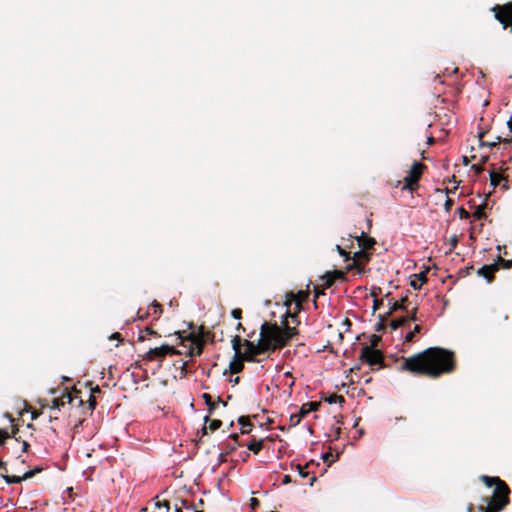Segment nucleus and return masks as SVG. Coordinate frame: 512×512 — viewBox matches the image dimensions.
<instances>
[{
    "mask_svg": "<svg viewBox=\"0 0 512 512\" xmlns=\"http://www.w3.org/2000/svg\"><path fill=\"white\" fill-rule=\"evenodd\" d=\"M308 297L309 290H299L297 293L290 291L286 293L284 304L287 306V308H289L290 305L294 302L297 312H300L302 309V304L308 300Z\"/></svg>",
    "mask_w": 512,
    "mask_h": 512,
    "instance_id": "nucleus-11",
    "label": "nucleus"
},
{
    "mask_svg": "<svg viewBox=\"0 0 512 512\" xmlns=\"http://www.w3.org/2000/svg\"><path fill=\"white\" fill-rule=\"evenodd\" d=\"M398 302L403 306H407V308L409 307V300L407 296L402 297Z\"/></svg>",
    "mask_w": 512,
    "mask_h": 512,
    "instance_id": "nucleus-54",
    "label": "nucleus"
},
{
    "mask_svg": "<svg viewBox=\"0 0 512 512\" xmlns=\"http://www.w3.org/2000/svg\"><path fill=\"white\" fill-rule=\"evenodd\" d=\"M308 466L309 464H306L305 466H302L300 464L297 465L298 473L302 478L308 477L309 472L306 470Z\"/></svg>",
    "mask_w": 512,
    "mask_h": 512,
    "instance_id": "nucleus-42",
    "label": "nucleus"
},
{
    "mask_svg": "<svg viewBox=\"0 0 512 512\" xmlns=\"http://www.w3.org/2000/svg\"><path fill=\"white\" fill-rule=\"evenodd\" d=\"M229 438H231V439L234 441V443H235V444H238V439H239L238 434L233 433V434H231V435L229 436Z\"/></svg>",
    "mask_w": 512,
    "mask_h": 512,
    "instance_id": "nucleus-58",
    "label": "nucleus"
},
{
    "mask_svg": "<svg viewBox=\"0 0 512 512\" xmlns=\"http://www.w3.org/2000/svg\"><path fill=\"white\" fill-rule=\"evenodd\" d=\"M163 507H165L167 510H169V502L168 501H163V503L161 504Z\"/></svg>",
    "mask_w": 512,
    "mask_h": 512,
    "instance_id": "nucleus-64",
    "label": "nucleus"
},
{
    "mask_svg": "<svg viewBox=\"0 0 512 512\" xmlns=\"http://www.w3.org/2000/svg\"><path fill=\"white\" fill-rule=\"evenodd\" d=\"M408 322H409V320H408L407 316L399 317L390 322V327L392 330H396L399 327L406 325Z\"/></svg>",
    "mask_w": 512,
    "mask_h": 512,
    "instance_id": "nucleus-25",
    "label": "nucleus"
},
{
    "mask_svg": "<svg viewBox=\"0 0 512 512\" xmlns=\"http://www.w3.org/2000/svg\"><path fill=\"white\" fill-rule=\"evenodd\" d=\"M181 352L173 345L162 344L159 347L150 348L144 355L143 360L147 362H158L159 366L163 363L167 356L180 355Z\"/></svg>",
    "mask_w": 512,
    "mask_h": 512,
    "instance_id": "nucleus-5",
    "label": "nucleus"
},
{
    "mask_svg": "<svg viewBox=\"0 0 512 512\" xmlns=\"http://www.w3.org/2000/svg\"><path fill=\"white\" fill-rule=\"evenodd\" d=\"M244 340L245 339H242L240 335H235L231 340L232 348L237 356L243 354L241 351V346H244Z\"/></svg>",
    "mask_w": 512,
    "mask_h": 512,
    "instance_id": "nucleus-18",
    "label": "nucleus"
},
{
    "mask_svg": "<svg viewBox=\"0 0 512 512\" xmlns=\"http://www.w3.org/2000/svg\"><path fill=\"white\" fill-rule=\"evenodd\" d=\"M321 403L320 402H317V401H310V402H307V403H304L299 412H300V417H306L310 412H313V411H317L320 407Z\"/></svg>",
    "mask_w": 512,
    "mask_h": 512,
    "instance_id": "nucleus-16",
    "label": "nucleus"
},
{
    "mask_svg": "<svg viewBox=\"0 0 512 512\" xmlns=\"http://www.w3.org/2000/svg\"><path fill=\"white\" fill-rule=\"evenodd\" d=\"M290 482H291V477L289 475H285L284 478H283L282 483L283 484H288Z\"/></svg>",
    "mask_w": 512,
    "mask_h": 512,
    "instance_id": "nucleus-62",
    "label": "nucleus"
},
{
    "mask_svg": "<svg viewBox=\"0 0 512 512\" xmlns=\"http://www.w3.org/2000/svg\"><path fill=\"white\" fill-rule=\"evenodd\" d=\"M480 479L487 488H493L490 496L483 497V503L478 505L479 512H499L509 503L510 489L499 477L482 475Z\"/></svg>",
    "mask_w": 512,
    "mask_h": 512,
    "instance_id": "nucleus-3",
    "label": "nucleus"
},
{
    "mask_svg": "<svg viewBox=\"0 0 512 512\" xmlns=\"http://www.w3.org/2000/svg\"><path fill=\"white\" fill-rule=\"evenodd\" d=\"M498 271V263L484 265L478 269L477 274L484 277L489 283L494 280V274Z\"/></svg>",
    "mask_w": 512,
    "mask_h": 512,
    "instance_id": "nucleus-13",
    "label": "nucleus"
},
{
    "mask_svg": "<svg viewBox=\"0 0 512 512\" xmlns=\"http://www.w3.org/2000/svg\"><path fill=\"white\" fill-rule=\"evenodd\" d=\"M41 468H35L25 472L22 476L9 475L7 469V462L4 461V466L0 467V477L4 479L7 484H17L24 480L32 478L36 473L40 472Z\"/></svg>",
    "mask_w": 512,
    "mask_h": 512,
    "instance_id": "nucleus-10",
    "label": "nucleus"
},
{
    "mask_svg": "<svg viewBox=\"0 0 512 512\" xmlns=\"http://www.w3.org/2000/svg\"><path fill=\"white\" fill-rule=\"evenodd\" d=\"M426 166L421 162H414L411 166L409 172L403 179V190H408L410 192H414L419 188V181L422 177V174Z\"/></svg>",
    "mask_w": 512,
    "mask_h": 512,
    "instance_id": "nucleus-6",
    "label": "nucleus"
},
{
    "mask_svg": "<svg viewBox=\"0 0 512 512\" xmlns=\"http://www.w3.org/2000/svg\"><path fill=\"white\" fill-rule=\"evenodd\" d=\"M484 134H485L484 132L479 133V140H480V142H481V145H486V146H488V147H494V146H496V145H497V143H499V142H500V137H497V138H496V139H497V141H493V142H484V141H483Z\"/></svg>",
    "mask_w": 512,
    "mask_h": 512,
    "instance_id": "nucleus-39",
    "label": "nucleus"
},
{
    "mask_svg": "<svg viewBox=\"0 0 512 512\" xmlns=\"http://www.w3.org/2000/svg\"><path fill=\"white\" fill-rule=\"evenodd\" d=\"M208 422H209V426L208 427H209V430L211 432H214V431L218 430L222 426V421L221 420H219V419L211 420L209 415L204 417V423L206 424Z\"/></svg>",
    "mask_w": 512,
    "mask_h": 512,
    "instance_id": "nucleus-21",
    "label": "nucleus"
},
{
    "mask_svg": "<svg viewBox=\"0 0 512 512\" xmlns=\"http://www.w3.org/2000/svg\"><path fill=\"white\" fill-rule=\"evenodd\" d=\"M324 290L325 289H323L322 285L314 287V305H315V307H317V304H316L317 298H319L320 295H324Z\"/></svg>",
    "mask_w": 512,
    "mask_h": 512,
    "instance_id": "nucleus-41",
    "label": "nucleus"
},
{
    "mask_svg": "<svg viewBox=\"0 0 512 512\" xmlns=\"http://www.w3.org/2000/svg\"><path fill=\"white\" fill-rule=\"evenodd\" d=\"M151 337L160 338L161 334L154 328L153 325H148L144 329H141L138 334V342H144L150 340Z\"/></svg>",
    "mask_w": 512,
    "mask_h": 512,
    "instance_id": "nucleus-14",
    "label": "nucleus"
},
{
    "mask_svg": "<svg viewBox=\"0 0 512 512\" xmlns=\"http://www.w3.org/2000/svg\"><path fill=\"white\" fill-rule=\"evenodd\" d=\"M355 238L358 242V246L360 247V249L367 252L369 250H372L374 248V245L376 244L375 239L371 237H366L364 232H362L360 236H355Z\"/></svg>",
    "mask_w": 512,
    "mask_h": 512,
    "instance_id": "nucleus-15",
    "label": "nucleus"
},
{
    "mask_svg": "<svg viewBox=\"0 0 512 512\" xmlns=\"http://www.w3.org/2000/svg\"><path fill=\"white\" fill-rule=\"evenodd\" d=\"M457 211L461 219H469L471 216L470 213L466 211L463 207H459Z\"/></svg>",
    "mask_w": 512,
    "mask_h": 512,
    "instance_id": "nucleus-46",
    "label": "nucleus"
},
{
    "mask_svg": "<svg viewBox=\"0 0 512 512\" xmlns=\"http://www.w3.org/2000/svg\"><path fill=\"white\" fill-rule=\"evenodd\" d=\"M231 316L234 319H241L242 318V310L240 308H235L231 311Z\"/></svg>",
    "mask_w": 512,
    "mask_h": 512,
    "instance_id": "nucleus-49",
    "label": "nucleus"
},
{
    "mask_svg": "<svg viewBox=\"0 0 512 512\" xmlns=\"http://www.w3.org/2000/svg\"><path fill=\"white\" fill-rule=\"evenodd\" d=\"M260 505V501L255 498V497H252L250 499V506H251V509L254 511L258 506Z\"/></svg>",
    "mask_w": 512,
    "mask_h": 512,
    "instance_id": "nucleus-50",
    "label": "nucleus"
},
{
    "mask_svg": "<svg viewBox=\"0 0 512 512\" xmlns=\"http://www.w3.org/2000/svg\"><path fill=\"white\" fill-rule=\"evenodd\" d=\"M149 316H150V312L149 311L143 312L142 309H139L137 311L136 319L143 321V320L148 319Z\"/></svg>",
    "mask_w": 512,
    "mask_h": 512,
    "instance_id": "nucleus-44",
    "label": "nucleus"
},
{
    "mask_svg": "<svg viewBox=\"0 0 512 512\" xmlns=\"http://www.w3.org/2000/svg\"><path fill=\"white\" fill-rule=\"evenodd\" d=\"M198 339H202L204 342H205V339L210 335V332L209 331H206L204 326H200L198 328V333L197 335L194 334Z\"/></svg>",
    "mask_w": 512,
    "mask_h": 512,
    "instance_id": "nucleus-36",
    "label": "nucleus"
},
{
    "mask_svg": "<svg viewBox=\"0 0 512 512\" xmlns=\"http://www.w3.org/2000/svg\"><path fill=\"white\" fill-rule=\"evenodd\" d=\"M326 401L330 404H335L338 402H344L345 400L342 395L332 394L326 399Z\"/></svg>",
    "mask_w": 512,
    "mask_h": 512,
    "instance_id": "nucleus-35",
    "label": "nucleus"
},
{
    "mask_svg": "<svg viewBox=\"0 0 512 512\" xmlns=\"http://www.w3.org/2000/svg\"><path fill=\"white\" fill-rule=\"evenodd\" d=\"M149 309H152V313H150V315L153 317V320H158L163 312L162 305L156 300L151 303Z\"/></svg>",
    "mask_w": 512,
    "mask_h": 512,
    "instance_id": "nucleus-19",
    "label": "nucleus"
},
{
    "mask_svg": "<svg viewBox=\"0 0 512 512\" xmlns=\"http://www.w3.org/2000/svg\"><path fill=\"white\" fill-rule=\"evenodd\" d=\"M79 393H80V391H78L75 388L73 389V393L69 392L67 390V388H65L60 397L53 398L51 409L52 410H55V409L59 410L60 407L65 406V404H70V405H77V407H83V409L87 413L91 414L93 412V410L95 409L96 405H97L95 396L94 395H89L88 405L84 406V401L79 396Z\"/></svg>",
    "mask_w": 512,
    "mask_h": 512,
    "instance_id": "nucleus-4",
    "label": "nucleus"
},
{
    "mask_svg": "<svg viewBox=\"0 0 512 512\" xmlns=\"http://www.w3.org/2000/svg\"><path fill=\"white\" fill-rule=\"evenodd\" d=\"M334 280L346 281V272L342 270H334L330 272Z\"/></svg>",
    "mask_w": 512,
    "mask_h": 512,
    "instance_id": "nucleus-33",
    "label": "nucleus"
},
{
    "mask_svg": "<svg viewBox=\"0 0 512 512\" xmlns=\"http://www.w3.org/2000/svg\"><path fill=\"white\" fill-rule=\"evenodd\" d=\"M202 398L205 401V404L208 406L209 415H211L217 408V403L212 400L211 395L208 393H204Z\"/></svg>",
    "mask_w": 512,
    "mask_h": 512,
    "instance_id": "nucleus-23",
    "label": "nucleus"
},
{
    "mask_svg": "<svg viewBox=\"0 0 512 512\" xmlns=\"http://www.w3.org/2000/svg\"><path fill=\"white\" fill-rule=\"evenodd\" d=\"M176 334L179 335V339H181V343L184 341V338H182V336L180 335L179 332H176ZM185 340H189L192 342V344L195 345V347H192L190 348L189 352H188V355L190 357H193V356H200L202 353H203V349H204V341L202 339H198L194 333H191L189 334Z\"/></svg>",
    "mask_w": 512,
    "mask_h": 512,
    "instance_id": "nucleus-12",
    "label": "nucleus"
},
{
    "mask_svg": "<svg viewBox=\"0 0 512 512\" xmlns=\"http://www.w3.org/2000/svg\"><path fill=\"white\" fill-rule=\"evenodd\" d=\"M472 168L475 170L477 174H480L483 171V168L478 165H473Z\"/></svg>",
    "mask_w": 512,
    "mask_h": 512,
    "instance_id": "nucleus-61",
    "label": "nucleus"
},
{
    "mask_svg": "<svg viewBox=\"0 0 512 512\" xmlns=\"http://www.w3.org/2000/svg\"><path fill=\"white\" fill-rule=\"evenodd\" d=\"M238 423L241 425V433L248 434L251 431L252 423L247 416H241L238 419Z\"/></svg>",
    "mask_w": 512,
    "mask_h": 512,
    "instance_id": "nucleus-20",
    "label": "nucleus"
},
{
    "mask_svg": "<svg viewBox=\"0 0 512 512\" xmlns=\"http://www.w3.org/2000/svg\"><path fill=\"white\" fill-rule=\"evenodd\" d=\"M420 330H421V326H420V325H418V324H416V325L414 326L413 330H412V331H410V332H408V333L406 334V336H405V341H406V342H411V341H413V338L415 337V335H416L417 333H419V332H420Z\"/></svg>",
    "mask_w": 512,
    "mask_h": 512,
    "instance_id": "nucleus-31",
    "label": "nucleus"
},
{
    "mask_svg": "<svg viewBox=\"0 0 512 512\" xmlns=\"http://www.w3.org/2000/svg\"><path fill=\"white\" fill-rule=\"evenodd\" d=\"M390 304V308H389V311H388V315L392 314L393 312L397 311V310H405L407 311V306H403L402 304H400L398 301H390L389 302Z\"/></svg>",
    "mask_w": 512,
    "mask_h": 512,
    "instance_id": "nucleus-29",
    "label": "nucleus"
},
{
    "mask_svg": "<svg viewBox=\"0 0 512 512\" xmlns=\"http://www.w3.org/2000/svg\"><path fill=\"white\" fill-rule=\"evenodd\" d=\"M502 175L495 172V171H491L490 172V185L495 188L499 185L500 181L502 180Z\"/></svg>",
    "mask_w": 512,
    "mask_h": 512,
    "instance_id": "nucleus-28",
    "label": "nucleus"
},
{
    "mask_svg": "<svg viewBox=\"0 0 512 512\" xmlns=\"http://www.w3.org/2000/svg\"><path fill=\"white\" fill-rule=\"evenodd\" d=\"M303 417H300V412L291 414L289 418V427H294L300 423Z\"/></svg>",
    "mask_w": 512,
    "mask_h": 512,
    "instance_id": "nucleus-32",
    "label": "nucleus"
},
{
    "mask_svg": "<svg viewBox=\"0 0 512 512\" xmlns=\"http://www.w3.org/2000/svg\"><path fill=\"white\" fill-rule=\"evenodd\" d=\"M10 438L8 431L0 429V446L4 447L6 440Z\"/></svg>",
    "mask_w": 512,
    "mask_h": 512,
    "instance_id": "nucleus-40",
    "label": "nucleus"
},
{
    "mask_svg": "<svg viewBox=\"0 0 512 512\" xmlns=\"http://www.w3.org/2000/svg\"><path fill=\"white\" fill-rule=\"evenodd\" d=\"M417 281H418V280L416 279V280H412V281L410 282V285H411L415 290H419V289H421V286H422V284H419Z\"/></svg>",
    "mask_w": 512,
    "mask_h": 512,
    "instance_id": "nucleus-52",
    "label": "nucleus"
},
{
    "mask_svg": "<svg viewBox=\"0 0 512 512\" xmlns=\"http://www.w3.org/2000/svg\"><path fill=\"white\" fill-rule=\"evenodd\" d=\"M473 269V266H470V267H466L465 269H462L459 271V273L462 275V276H467L470 274V270Z\"/></svg>",
    "mask_w": 512,
    "mask_h": 512,
    "instance_id": "nucleus-51",
    "label": "nucleus"
},
{
    "mask_svg": "<svg viewBox=\"0 0 512 512\" xmlns=\"http://www.w3.org/2000/svg\"><path fill=\"white\" fill-rule=\"evenodd\" d=\"M453 204H454V200L447 196L446 200H445V203H444L445 210L447 212H449L451 210Z\"/></svg>",
    "mask_w": 512,
    "mask_h": 512,
    "instance_id": "nucleus-47",
    "label": "nucleus"
},
{
    "mask_svg": "<svg viewBox=\"0 0 512 512\" xmlns=\"http://www.w3.org/2000/svg\"><path fill=\"white\" fill-rule=\"evenodd\" d=\"M428 268L422 272H420L419 274H415L414 276L417 278L418 281H420V284H423V283H426L427 282V273H428Z\"/></svg>",
    "mask_w": 512,
    "mask_h": 512,
    "instance_id": "nucleus-43",
    "label": "nucleus"
},
{
    "mask_svg": "<svg viewBox=\"0 0 512 512\" xmlns=\"http://www.w3.org/2000/svg\"><path fill=\"white\" fill-rule=\"evenodd\" d=\"M455 369L454 352L441 347H430L416 355L405 358L401 365L403 371L432 379L452 373Z\"/></svg>",
    "mask_w": 512,
    "mask_h": 512,
    "instance_id": "nucleus-1",
    "label": "nucleus"
},
{
    "mask_svg": "<svg viewBox=\"0 0 512 512\" xmlns=\"http://www.w3.org/2000/svg\"><path fill=\"white\" fill-rule=\"evenodd\" d=\"M110 338H111V339H117V340H119V341H122V336H121V334H120L119 332H115V333H113V334L111 335V337H110Z\"/></svg>",
    "mask_w": 512,
    "mask_h": 512,
    "instance_id": "nucleus-57",
    "label": "nucleus"
},
{
    "mask_svg": "<svg viewBox=\"0 0 512 512\" xmlns=\"http://www.w3.org/2000/svg\"><path fill=\"white\" fill-rule=\"evenodd\" d=\"M96 393H101V389H100V387L98 385H96L95 387H92L90 389V395H94L95 396Z\"/></svg>",
    "mask_w": 512,
    "mask_h": 512,
    "instance_id": "nucleus-55",
    "label": "nucleus"
},
{
    "mask_svg": "<svg viewBox=\"0 0 512 512\" xmlns=\"http://www.w3.org/2000/svg\"><path fill=\"white\" fill-rule=\"evenodd\" d=\"M408 322H409V320H408L407 316L399 317L390 322V327L392 330H396L399 327L406 325Z\"/></svg>",
    "mask_w": 512,
    "mask_h": 512,
    "instance_id": "nucleus-26",
    "label": "nucleus"
},
{
    "mask_svg": "<svg viewBox=\"0 0 512 512\" xmlns=\"http://www.w3.org/2000/svg\"><path fill=\"white\" fill-rule=\"evenodd\" d=\"M353 262L351 264H348L346 267L347 271H350L352 269H356L358 273L364 272V268L360 267V264L357 262V259H352Z\"/></svg>",
    "mask_w": 512,
    "mask_h": 512,
    "instance_id": "nucleus-34",
    "label": "nucleus"
},
{
    "mask_svg": "<svg viewBox=\"0 0 512 512\" xmlns=\"http://www.w3.org/2000/svg\"><path fill=\"white\" fill-rule=\"evenodd\" d=\"M236 330L237 331H245V328H244V326L241 323H238L236 325Z\"/></svg>",
    "mask_w": 512,
    "mask_h": 512,
    "instance_id": "nucleus-63",
    "label": "nucleus"
},
{
    "mask_svg": "<svg viewBox=\"0 0 512 512\" xmlns=\"http://www.w3.org/2000/svg\"><path fill=\"white\" fill-rule=\"evenodd\" d=\"M380 341V337L377 336V335H372V338H371V344L370 345H367L368 347H372V349H376L378 343Z\"/></svg>",
    "mask_w": 512,
    "mask_h": 512,
    "instance_id": "nucleus-48",
    "label": "nucleus"
},
{
    "mask_svg": "<svg viewBox=\"0 0 512 512\" xmlns=\"http://www.w3.org/2000/svg\"><path fill=\"white\" fill-rule=\"evenodd\" d=\"M495 18L502 24L504 29L510 27L512 32V2L504 5H495L492 8Z\"/></svg>",
    "mask_w": 512,
    "mask_h": 512,
    "instance_id": "nucleus-8",
    "label": "nucleus"
},
{
    "mask_svg": "<svg viewBox=\"0 0 512 512\" xmlns=\"http://www.w3.org/2000/svg\"><path fill=\"white\" fill-rule=\"evenodd\" d=\"M495 263H498V269L500 267H502L503 269H511L512 268V259L506 260L499 256Z\"/></svg>",
    "mask_w": 512,
    "mask_h": 512,
    "instance_id": "nucleus-30",
    "label": "nucleus"
},
{
    "mask_svg": "<svg viewBox=\"0 0 512 512\" xmlns=\"http://www.w3.org/2000/svg\"><path fill=\"white\" fill-rule=\"evenodd\" d=\"M297 309L295 308V312L294 313H291L289 308L287 309L286 313H285V316H284V320L287 321V318L290 317L292 318L293 320V323H296V324H299L300 321L298 320V317H297Z\"/></svg>",
    "mask_w": 512,
    "mask_h": 512,
    "instance_id": "nucleus-38",
    "label": "nucleus"
},
{
    "mask_svg": "<svg viewBox=\"0 0 512 512\" xmlns=\"http://www.w3.org/2000/svg\"><path fill=\"white\" fill-rule=\"evenodd\" d=\"M332 456H333V455H332V453H330V452H327V453L323 454V460H324V462H328V461H329V459H330V457H332Z\"/></svg>",
    "mask_w": 512,
    "mask_h": 512,
    "instance_id": "nucleus-60",
    "label": "nucleus"
},
{
    "mask_svg": "<svg viewBox=\"0 0 512 512\" xmlns=\"http://www.w3.org/2000/svg\"><path fill=\"white\" fill-rule=\"evenodd\" d=\"M321 279L323 281V289L330 288L335 283V280L330 272H327L325 275H323Z\"/></svg>",
    "mask_w": 512,
    "mask_h": 512,
    "instance_id": "nucleus-27",
    "label": "nucleus"
},
{
    "mask_svg": "<svg viewBox=\"0 0 512 512\" xmlns=\"http://www.w3.org/2000/svg\"><path fill=\"white\" fill-rule=\"evenodd\" d=\"M382 305V300H378V299H375L374 300V305H373V309L374 310H378L380 308V306Z\"/></svg>",
    "mask_w": 512,
    "mask_h": 512,
    "instance_id": "nucleus-56",
    "label": "nucleus"
},
{
    "mask_svg": "<svg viewBox=\"0 0 512 512\" xmlns=\"http://www.w3.org/2000/svg\"><path fill=\"white\" fill-rule=\"evenodd\" d=\"M247 448L252 451L254 454H258L263 448V441H257L253 439L248 445Z\"/></svg>",
    "mask_w": 512,
    "mask_h": 512,
    "instance_id": "nucleus-24",
    "label": "nucleus"
},
{
    "mask_svg": "<svg viewBox=\"0 0 512 512\" xmlns=\"http://www.w3.org/2000/svg\"><path fill=\"white\" fill-rule=\"evenodd\" d=\"M417 311H418V308L415 306L408 313L407 318H408L409 322L410 321H417L418 320V318H417Z\"/></svg>",
    "mask_w": 512,
    "mask_h": 512,
    "instance_id": "nucleus-45",
    "label": "nucleus"
},
{
    "mask_svg": "<svg viewBox=\"0 0 512 512\" xmlns=\"http://www.w3.org/2000/svg\"><path fill=\"white\" fill-rule=\"evenodd\" d=\"M336 251L339 253L340 256L344 257L345 261H348L351 259L350 252L346 251L340 245H336Z\"/></svg>",
    "mask_w": 512,
    "mask_h": 512,
    "instance_id": "nucleus-37",
    "label": "nucleus"
},
{
    "mask_svg": "<svg viewBox=\"0 0 512 512\" xmlns=\"http://www.w3.org/2000/svg\"><path fill=\"white\" fill-rule=\"evenodd\" d=\"M249 349H250V347H245V351L243 352V354H241L240 356H237L236 354L234 355V358L229 365L230 372L232 374H238L243 371L244 361H247V362H256L257 361L256 357L259 354H254V353L252 354V352H250Z\"/></svg>",
    "mask_w": 512,
    "mask_h": 512,
    "instance_id": "nucleus-9",
    "label": "nucleus"
},
{
    "mask_svg": "<svg viewBox=\"0 0 512 512\" xmlns=\"http://www.w3.org/2000/svg\"><path fill=\"white\" fill-rule=\"evenodd\" d=\"M371 254L364 250H359L354 253L351 259H357V262L360 264V267H363L370 261Z\"/></svg>",
    "mask_w": 512,
    "mask_h": 512,
    "instance_id": "nucleus-17",
    "label": "nucleus"
},
{
    "mask_svg": "<svg viewBox=\"0 0 512 512\" xmlns=\"http://www.w3.org/2000/svg\"><path fill=\"white\" fill-rule=\"evenodd\" d=\"M236 446H237V444H235V443L232 445L228 444L226 446V454L233 452L236 449Z\"/></svg>",
    "mask_w": 512,
    "mask_h": 512,
    "instance_id": "nucleus-53",
    "label": "nucleus"
},
{
    "mask_svg": "<svg viewBox=\"0 0 512 512\" xmlns=\"http://www.w3.org/2000/svg\"><path fill=\"white\" fill-rule=\"evenodd\" d=\"M359 360L361 362L367 363L371 367H373V366H379V368L385 367L383 353L380 350L372 349V347H368L367 345H364L361 348Z\"/></svg>",
    "mask_w": 512,
    "mask_h": 512,
    "instance_id": "nucleus-7",
    "label": "nucleus"
},
{
    "mask_svg": "<svg viewBox=\"0 0 512 512\" xmlns=\"http://www.w3.org/2000/svg\"><path fill=\"white\" fill-rule=\"evenodd\" d=\"M296 335H298L297 328L289 326L286 320L282 321V326L277 323L264 322L260 327L258 342L255 344L253 341L245 339L244 347H250V352L260 355L284 348Z\"/></svg>",
    "mask_w": 512,
    "mask_h": 512,
    "instance_id": "nucleus-2",
    "label": "nucleus"
},
{
    "mask_svg": "<svg viewBox=\"0 0 512 512\" xmlns=\"http://www.w3.org/2000/svg\"><path fill=\"white\" fill-rule=\"evenodd\" d=\"M209 427L205 424L201 429V435H207L208 434Z\"/></svg>",
    "mask_w": 512,
    "mask_h": 512,
    "instance_id": "nucleus-59",
    "label": "nucleus"
},
{
    "mask_svg": "<svg viewBox=\"0 0 512 512\" xmlns=\"http://www.w3.org/2000/svg\"><path fill=\"white\" fill-rule=\"evenodd\" d=\"M487 203L484 202L483 204L477 206L476 210L473 213V218L476 220H482L487 218V214L485 213L484 209L486 208Z\"/></svg>",
    "mask_w": 512,
    "mask_h": 512,
    "instance_id": "nucleus-22",
    "label": "nucleus"
}]
</instances>
